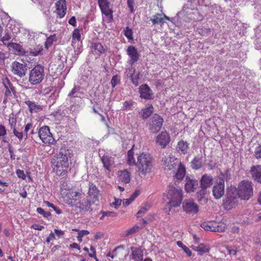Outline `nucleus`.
Returning <instances> with one entry per match:
<instances>
[{"label": "nucleus", "mask_w": 261, "mask_h": 261, "mask_svg": "<svg viewBox=\"0 0 261 261\" xmlns=\"http://www.w3.org/2000/svg\"><path fill=\"white\" fill-rule=\"evenodd\" d=\"M88 195L93 199L94 201H98L100 195L99 191L96 186L92 182L89 184Z\"/></svg>", "instance_id": "393cba45"}, {"label": "nucleus", "mask_w": 261, "mask_h": 261, "mask_svg": "<svg viewBox=\"0 0 261 261\" xmlns=\"http://www.w3.org/2000/svg\"><path fill=\"white\" fill-rule=\"evenodd\" d=\"M13 133L14 135L19 140H21L23 138V133L21 129L19 127H17L13 129Z\"/></svg>", "instance_id": "09e8293b"}, {"label": "nucleus", "mask_w": 261, "mask_h": 261, "mask_svg": "<svg viewBox=\"0 0 261 261\" xmlns=\"http://www.w3.org/2000/svg\"><path fill=\"white\" fill-rule=\"evenodd\" d=\"M119 178L121 182L128 184L130 180V173L127 170L121 171L119 174Z\"/></svg>", "instance_id": "473e14b6"}, {"label": "nucleus", "mask_w": 261, "mask_h": 261, "mask_svg": "<svg viewBox=\"0 0 261 261\" xmlns=\"http://www.w3.org/2000/svg\"><path fill=\"white\" fill-rule=\"evenodd\" d=\"M163 119L159 115L154 114L150 120L149 129L151 133H156L162 128Z\"/></svg>", "instance_id": "1a4fd4ad"}, {"label": "nucleus", "mask_w": 261, "mask_h": 261, "mask_svg": "<svg viewBox=\"0 0 261 261\" xmlns=\"http://www.w3.org/2000/svg\"><path fill=\"white\" fill-rule=\"evenodd\" d=\"M190 8L184 6L181 11L179 12L177 15H184L190 20L194 21H201L203 19V16L197 9H194V6H192L191 4H188Z\"/></svg>", "instance_id": "0eeeda50"}, {"label": "nucleus", "mask_w": 261, "mask_h": 261, "mask_svg": "<svg viewBox=\"0 0 261 261\" xmlns=\"http://www.w3.org/2000/svg\"><path fill=\"white\" fill-rule=\"evenodd\" d=\"M92 47L94 54L98 56H100L101 55L105 54L107 49V47L103 46L100 42L93 43L92 44Z\"/></svg>", "instance_id": "c85d7f7f"}, {"label": "nucleus", "mask_w": 261, "mask_h": 261, "mask_svg": "<svg viewBox=\"0 0 261 261\" xmlns=\"http://www.w3.org/2000/svg\"><path fill=\"white\" fill-rule=\"evenodd\" d=\"M9 123L10 125L11 128L13 129L14 128L17 127L16 126V119L15 118L12 117H10L9 120Z\"/></svg>", "instance_id": "13d9d810"}, {"label": "nucleus", "mask_w": 261, "mask_h": 261, "mask_svg": "<svg viewBox=\"0 0 261 261\" xmlns=\"http://www.w3.org/2000/svg\"><path fill=\"white\" fill-rule=\"evenodd\" d=\"M167 198L169 200L166 205V212H170L172 207L179 206L182 200V191L178 186H171L169 187Z\"/></svg>", "instance_id": "f03ea898"}, {"label": "nucleus", "mask_w": 261, "mask_h": 261, "mask_svg": "<svg viewBox=\"0 0 261 261\" xmlns=\"http://www.w3.org/2000/svg\"><path fill=\"white\" fill-rule=\"evenodd\" d=\"M36 212L38 214L42 215L44 218H48V217L50 216V215H51V214L50 212H45L41 207H38L36 210Z\"/></svg>", "instance_id": "603ef678"}, {"label": "nucleus", "mask_w": 261, "mask_h": 261, "mask_svg": "<svg viewBox=\"0 0 261 261\" xmlns=\"http://www.w3.org/2000/svg\"><path fill=\"white\" fill-rule=\"evenodd\" d=\"M132 258L135 261H142L143 260V253L142 250L140 248L134 247H131Z\"/></svg>", "instance_id": "cd10ccee"}, {"label": "nucleus", "mask_w": 261, "mask_h": 261, "mask_svg": "<svg viewBox=\"0 0 261 261\" xmlns=\"http://www.w3.org/2000/svg\"><path fill=\"white\" fill-rule=\"evenodd\" d=\"M57 40V37L56 35H50L48 37L45 43V46L46 48H48L49 46H50L53 43L54 41H56Z\"/></svg>", "instance_id": "a18cd8bd"}, {"label": "nucleus", "mask_w": 261, "mask_h": 261, "mask_svg": "<svg viewBox=\"0 0 261 261\" xmlns=\"http://www.w3.org/2000/svg\"><path fill=\"white\" fill-rule=\"evenodd\" d=\"M134 145L133 146L132 148L129 149L127 153V163L129 166L136 165V162L134 158Z\"/></svg>", "instance_id": "72a5a7b5"}, {"label": "nucleus", "mask_w": 261, "mask_h": 261, "mask_svg": "<svg viewBox=\"0 0 261 261\" xmlns=\"http://www.w3.org/2000/svg\"><path fill=\"white\" fill-rule=\"evenodd\" d=\"M90 250L92 252V253H89V256L91 257L96 258V250H95V247L93 246H91Z\"/></svg>", "instance_id": "680f3d73"}, {"label": "nucleus", "mask_w": 261, "mask_h": 261, "mask_svg": "<svg viewBox=\"0 0 261 261\" xmlns=\"http://www.w3.org/2000/svg\"><path fill=\"white\" fill-rule=\"evenodd\" d=\"M134 103L135 102L132 100L125 101L123 102L122 110L123 111L133 110V105L134 104Z\"/></svg>", "instance_id": "37998d69"}, {"label": "nucleus", "mask_w": 261, "mask_h": 261, "mask_svg": "<svg viewBox=\"0 0 261 261\" xmlns=\"http://www.w3.org/2000/svg\"><path fill=\"white\" fill-rule=\"evenodd\" d=\"M6 133L7 131L5 127L3 125H0V137L5 136Z\"/></svg>", "instance_id": "052dcab7"}, {"label": "nucleus", "mask_w": 261, "mask_h": 261, "mask_svg": "<svg viewBox=\"0 0 261 261\" xmlns=\"http://www.w3.org/2000/svg\"><path fill=\"white\" fill-rule=\"evenodd\" d=\"M250 173L254 180L261 184V165H253L251 167Z\"/></svg>", "instance_id": "6ab92c4d"}, {"label": "nucleus", "mask_w": 261, "mask_h": 261, "mask_svg": "<svg viewBox=\"0 0 261 261\" xmlns=\"http://www.w3.org/2000/svg\"><path fill=\"white\" fill-rule=\"evenodd\" d=\"M25 103L29 107L30 111L31 113H37L42 110V108L40 106L36 105L31 101H27Z\"/></svg>", "instance_id": "e433bc0d"}, {"label": "nucleus", "mask_w": 261, "mask_h": 261, "mask_svg": "<svg viewBox=\"0 0 261 261\" xmlns=\"http://www.w3.org/2000/svg\"><path fill=\"white\" fill-rule=\"evenodd\" d=\"M101 161L104 167L107 170H109V167L114 164V158L108 155H103L101 158Z\"/></svg>", "instance_id": "f704fd0d"}, {"label": "nucleus", "mask_w": 261, "mask_h": 261, "mask_svg": "<svg viewBox=\"0 0 261 261\" xmlns=\"http://www.w3.org/2000/svg\"><path fill=\"white\" fill-rule=\"evenodd\" d=\"M102 215L100 218V220H103L104 217L108 216V217H116L117 216V214L113 212H110V211H103L102 212Z\"/></svg>", "instance_id": "6e6d98bb"}, {"label": "nucleus", "mask_w": 261, "mask_h": 261, "mask_svg": "<svg viewBox=\"0 0 261 261\" xmlns=\"http://www.w3.org/2000/svg\"><path fill=\"white\" fill-rule=\"evenodd\" d=\"M38 136L40 139L45 144H54L55 143V140L47 126H43L39 129Z\"/></svg>", "instance_id": "6e6552de"}, {"label": "nucleus", "mask_w": 261, "mask_h": 261, "mask_svg": "<svg viewBox=\"0 0 261 261\" xmlns=\"http://www.w3.org/2000/svg\"><path fill=\"white\" fill-rule=\"evenodd\" d=\"M170 137L167 132H162L156 138V143L162 148L165 147L169 143Z\"/></svg>", "instance_id": "2eb2a0df"}, {"label": "nucleus", "mask_w": 261, "mask_h": 261, "mask_svg": "<svg viewBox=\"0 0 261 261\" xmlns=\"http://www.w3.org/2000/svg\"><path fill=\"white\" fill-rule=\"evenodd\" d=\"M99 6L102 14L110 21L113 20V11L110 9V2L108 0H98Z\"/></svg>", "instance_id": "ddd939ff"}, {"label": "nucleus", "mask_w": 261, "mask_h": 261, "mask_svg": "<svg viewBox=\"0 0 261 261\" xmlns=\"http://www.w3.org/2000/svg\"><path fill=\"white\" fill-rule=\"evenodd\" d=\"M150 20L153 24L158 23L163 24L165 22L162 14L159 13L153 15Z\"/></svg>", "instance_id": "4c0bfd02"}, {"label": "nucleus", "mask_w": 261, "mask_h": 261, "mask_svg": "<svg viewBox=\"0 0 261 261\" xmlns=\"http://www.w3.org/2000/svg\"><path fill=\"white\" fill-rule=\"evenodd\" d=\"M224 180L220 179L213 188V194L216 199H220L224 193Z\"/></svg>", "instance_id": "dca6fc26"}, {"label": "nucleus", "mask_w": 261, "mask_h": 261, "mask_svg": "<svg viewBox=\"0 0 261 261\" xmlns=\"http://www.w3.org/2000/svg\"><path fill=\"white\" fill-rule=\"evenodd\" d=\"M89 234V232L88 230H82L79 232L77 236V240L80 243L82 242V238L84 236L88 235Z\"/></svg>", "instance_id": "864d4df0"}, {"label": "nucleus", "mask_w": 261, "mask_h": 261, "mask_svg": "<svg viewBox=\"0 0 261 261\" xmlns=\"http://www.w3.org/2000/svg\"><path fill=\"white\" fill-rule=\"evenodd\" d=\"M91 206V201L87 198H83L79 202L76 203L75 206L79 208L81 211L88 212L90 211Z\"/></svg>", "instance_id": "5701e85b"}, {"label": "nucleus", "mask_w": 261, "mask_h": 261, "mask_svg": "<svg viewBox=\"0 0 261 261\" xmlns=\"http://www.w3.org/2000/svg\"><path fill=\"white\" fill-rule=\"evenodd\" d=\"M253 183L248 180H244L239 185L237 193L240 198L244 200H249L253 194Z\"/></svg>", "instance_id": "20e7f679"}, {"label": "nucleus", "mask_w": 261, "mask_h": 261, "mask_svg": "<svg viewBox=\"0 0 261 261\" xmlns=\"http://www.w3.org/2000/svg\"><path fill=\"white\" fill-rule=\"evenodd\" d=\"M76 44H77L76 48V44L74 45V46H72L74 48L75 54L77 56H78L82 51V45H81L82 43L80 42H77L76 43Z\"/></svg>", "instance_id": "5fc2aeb1"}, {"label": "nucleus", "mask_w": 261, "mask_h": 261, "mask_svg": "<svg viewBox=\"0 0 261 261\" xmlns=\"http://www.w3.org/2000/svg\"><path fill=\"white\" fill-rule=\"evenodd\" d=\"M175 172L174 178L176 180H181L184 178L186 174V168L184 165L180 163L177 164L176 169L174 170Z\"/></svg>", "instance_id": "bb28decb"}, {"label": "nucleus", "mask_w": 261, "mask_h": 261, "mask_svg": "<svg viewBox=\"0 0 261 261\" xmlns=\"http://www.w3.org/2000/svg\"><path fill=\"white\" fill-rule=\"evenodd\" d=\"M127 4L128 7L129 8L130 12L134 13L135 11V10L134 8V6H133L134 4V0H127Z\"/></svg>", "instance_id": "bf43d9fd"}, {"label": "nucleus", "mask_w": 261, "mask_h": 261, "mask_svg": "<svg viewBox=\"0 0 261 261\" xmlns=\"http://www.w3.org/2000/svg\"><path fill=\"white\" fill-rule=\"evenodd\" d=\"M254 156L257 160L261 159V144L255 147Z\"/></svg>", "instance_id": "3c124183"}, {"label": "nucleus", "mask_w": 261, "mask_h": 261, "mask_svg": "<svg viewBox=\"0 0 261 261\" xmlns=\"http://www.w3.org/2000/svg\"><path fill=\"white\" fill-rule=\"evenodd\" d=\"M189 148V144L183 140L179 141L176 147L178 152L182 154L187 153Z\"/></svg>", "instance_id": "7c9ffc66"}, {"label": "nucleus", "mask_w": 261, "mask_h": 261, "mask_svg": "<svg viewBox=\"0 0 261 261\" xmlns=\"http://www.w3.org/2000/svg\"><path fill=\"white\" fill-rule=\"evenodd\" d=\"M12 72L15 75L22 77L25 75L27 69L25 65L17 61L12 62L11 64Z\"/></svg>", "instance_id": "f8f14e48"}, {"label": "nucleus", "mask_w": 261, "mask_h": 261, "mask_svg": "<svg viewBox=\"0 0 261 261\" xmlns=\"http://www.w3.org/2000/svg\"><path fill=\"white\" fill-rule=\"evenodd\" d=\"M138 171L143 175L151 172L153 166L152 157L148 153L142 152L137 156L136 165Z\"/></svg>", "instance_id": "f257e3e1"}, {"label": "nucleus", "mask_w": 261, "mask_h": 261, "mask_svg": "<svg viewBox=\"0 0 261 261\" xmlns=\"http://www.w3.org/2000/svg\"><path fill=\"white\" fill-rule=\"evenodd\" d=\"M206 190L204 188H201V189L197 192V199L199 202L203 201L204 203H206L207 202V199L204 198V195L206 194Z\"/></svg>", "instance_id": "79ce46f5"}, {"label": "nucleus", "mask_w": 261, "mask_h": 261, "mask_svg": "<svg viewBox=\"0 0 261 261\" xmlns=\"http://www.w3.org/2000/svg\"><path fill=\"white\" fill-rule=\"evenodd\" d=\"M31 227L35 230H41L44 228V226L39 224H33Z\"/></svg>", "instance_id": "338daca9"}, {"label": "nucleus", "mask_w": 261, "mask_h": 261, "mask_svg": "<svg viewBox=\"0 0 261 261\" xmlns=\"http://www.w3.org/2000/svg\"><path fill=\"white\" fill-rule=\"evenodd\" d=\"M150 207L149 204H145L137 213V217L139 218L141 215L144 214Z\"/></svg>", "instance_id": "de8ad7c7"}, {"label": "nucleus", "mask_w": 261, "mask_h": 261, "mask_svg": "<svg viewBox=\"0 0 261 261\" xmlns=\"http://www.w3.org/2000/svg\"><path fill=\"white\" fill-rule=\"evenodd\" d=\"M182 208L184 212L192 216L197 214L199 211L198 205L191 199L184 201Z\"/></svg>", "instance_id": "9b49d317"}, {"label": "nucleus", "mask_w": 261, "mask_h": 261, "mask_svg": "<svg viewBox=\"0 0 261 261\" xmlns=\"http://www.w3.org/2000/svg\"><path fill=\"white\" fill-rule=\"evenodd\" d=\"M8 46L15 49L19 54L23 55L25 53L24 49L18 43H9Z\"/></svg>", "instance_id": "ea45409f"}, {"label": "nucleus", "mask_w": 261, "mask_h": 261, "mask_svg": "<svg viewBox=\"0 0 261 261\" xmlns=\"http://www.w3.org/2000/svg\"><path fill=\"white\" fill-rule=\"evenodd\" d=\"M120 82V79L117 75H114L111 80V85L113 88H114Z\"/></svg>", "instance_id": "4d7b16f0"}, {"label": "nucleus", "mask_w": 261, "mask_h": 261, "mask_svg": "<svg viewBox=\"0 0 261 261\" xmlns=\"http://www.w3.org/2000/svg\"><path fill=\"white\" fill-rule=\"evenodd\" d=\"M185 181V188L187 192H193L198 187V181L194 179H191L188 176L186 177Z\"/></svg>", "instance_id": "4be33fe9"}, {"label": "nucleus", "mask_w": 261, "mask_h": 261, "mask_svg": "<svg viewBox=\"0 0 261 261\" xmlns=\"http://www.w3.org/2000/svg\"><path fill=\"white\" fill-rule=\"evenodd\" d=\"M3 84L6 88L5 96L7 97L12 96V92L14 94L15 93L14 87L11 83L7 77L3 79Z\"/></svg>", "instance_id": "a878e982"}, {"label": "nucleus", "mask_w": 261, "mask_h": 261, "mask_svg": "<svg viewBox=\"0 0 261 261\" xmlns=\"http://www.w3.org/2000/svg\"><path fill=\"white\" fill-rule=\"evenodd\" d=\"M201 227L205 230L214 231V232H221L224 230L225 227H221L217 225L214 226L211 222H204L201 224Z\"/></svg>", "instance_id": "b1692460"}, {"label": "nucleus", "mask_w": 261, "mask_h": 261, "mask_svg": "<svg viewBox=\"0 0 261 261\" xmlns=\"http://www.w3.org/2000/svg\"><path fill=\"white\" fill-rule=\"evenodd\" d=\"M212 185V178L208 175H204L200 180V187L206 189Z\"/></svg>", "instance_id": "c756f323"}, {"label": "nucleus", "mask_w": 261, "mask_h": 261, "mask_svg": "<svg viewBox=\"0 0 261 261\" xmlns=\"http://www.w3.org/2000/svg\"><path fill=\"white\" fill-rule=\"evenodd\" d=\"M68 96L71 100H73L75 97H80V92L79 88L75 86L71 91L68 93Z\"/></svg>", "instance_id": "58836bf2"}, {"label": "nucleus", "mask_w": 261, "mask_h": 261, "mask_svg": "<svg viewBox=\"0 0 261 261\" xmlns=\"http://www.w3.org/2000/svg\"><path fill=\"white\" fill-rule=\"evenodd\" d=\"M153 107L151 104H147L139 113L140 118L143 120L147 119L153 113Z\"/></svg>", "instance_id": "412c9836"}, {"label": "nucleus", "mask_w": 261, "mask_h": 261, "mask_svg": "<svg viewBox=\"0 0 261 261\" xmlns=\"http://www.w3.org/2000/svg\"><path fill=\"white\" fill-rule=\"evenodd\" d=\"M162 162L165 170H173V172H175L174 170L176 169L178 164L177 160L171 155L165 156Z\"/></svg>", "instance_id": "9d476101"}, {"label": "nucleus", "mask_w": 261, "mask_h": 261, "mask_svg": "<svg viewBox=\"0 0 261 261\" xmlns=\"http://www.w3.org/2000/svg\"><path fill=\"white\" fill-rule=\"evenodd\" d=\"M238 194L236 188H231L228 190L222 203L225 210L232 209L238 204L239 198Z\"/></svg>", "instance_id": "39448f33"}, {"label": "nucleus", "mask_w": 261, "mask_h": 261, "mask_svg": "<svg viewBox=\"0 0 261 261\" xmlns=\"http://www.w3.org/2000/svg\"><path fill=\"white\" fill-rule=\"evenodd\" d=\"M126 52L130 57V60L128 61V63L132 66L135 62L138 61L140 55L136 47L132 45L127 47Z\"/></svg>", "instance_id": "4468645a"}, {"label": "nucleus", "mask_w": 261, "mask_h": 261, "mask_svg": "<svg viewBox=\"0 0 261 261\" xmlns=\"http://www.w3.org/2000/svg\"><path fill=\"white\" fill-rule=\"evenodd\" d=\"M140 229V227L138 225H135L133 227L128 229L125 231H124L123 236L125 237H127L129 235L133 234L137 232Z\"/></svg>", "instance_id": "c03bdc74"}, {"label": "nucleus", "mask_w": 261, "mask_h": 261, "mask_svg": "<svg viewBox=\"0 0 261 261\" xmlns=\"http://www.w3.org/2000/svg\"><path fill=\"white\" fill-rule=\"evenodd\" d=\"M68 150L61 149L55 156V166L59 169V171H62L60 175L64 174L66 169L69 166V158H70Z\"/></svg>", "instance_id": "7ed1b4c3"}, {"label": "nucleus", "mask_w": 261, "mask_h": 261, "mask_svg": "<svg viewBox=\"0 0 261 261\" xmlns=\"http://www.w3.org/2000/svg\"><path fill=\"white\" fill-rule=\"evenodd\" d=\"M176 244L179 247L181 248L184 250V252L187 254L188 256H191L192 255L191 251L188 247L183 244L181 241H177Z\"/></svg>", "instance_id": "49530a36"}, {"label": "nucleus", "mask_w": 261, "mask_h": 261, "mask_svg": "<svg viewBox=\"0 0 261 261\" xmlns=\"http://www.w3.org/2000/svg\"><path fill=\"white\" fill-rule=\"evenodd\" d=\"M16 174L19 178H21L22 179H24L25 178V175L23 170L19 169L17 170Z\"/></svg>", "instance_id": "69168bd1"}, {"label": "nucleus", "mask_w": 261, "mask_h": 261, "mask_svg": "<svg viewBox=\"0 0 261 261\" xmlns=\"http://www.w3.org/2000/svg\"><path fill=\"white\" fill-rule=\"evenodd\" d=\"M140 97L145 99H151L153 98V92L151 89L146 84L140 86L139 88Z\"/></svg>", "instance_id": "f3484780"}, {"label": "nucleus", "mask_w": 261, "mask_h": 261, "mask_svg": "<svg viewBox=\"0 0 261 261\" xmlns=\"http://www.w3.org/2000/svg\"><path fill=\"white\" fill-rule=\"evenodd\" d=\"M81 39V34L80 30L76 29H74L72 33V45L76 44L77 42H80Z\"/></svg>", "instance_id": "a19ab883"}, {"label": "nucleus", "mask_w": 261, "mask_h": 261, "mask_svg": "<svg viewBox=\"0 0 261 261\" xmlns=\"http://www.w3.org/2000/svg\"><path fill=\"white\" fill-rule=\"evenodd\" d=\"M11 39V36L8 33H6L5 35L2 38L1 41H2L4 44L5 43V41H8Z\"/></svg>", "instance_id": "e2e57ef3"}, {"label": "nucleus", "mask_w": 261, "mask_h": 261, "mask_svg": "<svg viewBox=\"0 0 261 261\" xmlns=\"http://www.w3.org/2000/svg\"><path fill=\"white\" fill-rule=\"evenodd\" d=\"M122 201L123 202V205L126 206L129 205L133 202V200H132L129 198L128 199H124L123 200H122Z\"/></svg>", "instance_id": "774afa93"}, {"label": "nucleus", "mask_w": 261, "mask_h": 261, "mask_svg": "<svg viewBox=\"0 0 261 261\" xmlns=\"http://www.w3.org/2000/svg\"><path fill=\"white\" fill-rule=\"evenodd\" d=\"M44 76V67L37 65L30 71L29 82L32 85H37L41 83Z\"/></svg>", "instance_id": "423d86ee"}, {"label": "nucleus", "mask_w": 261, "mask_h": 261, "mask_svg": "<svg viewBox=\"0 0 261 261\" xmlns=\"http://www.w3.org/2000/svg\"><path fill=\"white\" fill-rule=\"evenodd\" d=\"M203 165L202 156H196L191 162V167L194 169H200Z\"/></svg>", "instance_id": "c9c22d12"}, {"label": "nucleus", "mask_w": 261, "mask_h": 261, "mask_svg": "<svg viewBox=\"0 0 261 261\" xmlns=\"http://www.w3.org/2000/svg\"><path fill=\"white\" fill-rule=\"evenodd\" d=\"M56 12L60 17H63L66 14L67 7L65 0H59L56 3Z\"/></svg>", "instance_id": "aec40b11"}, {"label": "nucleus", "mask_w": 261, "mask_h": 261, "mask_svg": "<svg viewBox=\"0 0 261 261\" xmlns=\"http://www.w3.org/2000/svg\"><path fill=\"white\" fill-rule=\"evenodd\" d=\"M81 194L76 191H69L65 195L64 198L66 202L69 205H75V202L81 196Z\"/></svg>", "instance_id": "a211bd4d"}, {"label": "nucleus", "mask_w": 261, "mask_h": 261, "mask_svg": "<svg viewBox=\"0 0 261 261\" xmlns=\"http://www.w3.org/2000/svg\"><path fill=\"white\" fill-rule=\"evenodd\" d=\"M124 35L128 39H133V32L131 29L128 27L124 29Z\"/></svg>", "instance_id": "8fccbe9b"}, {"label": "nucleus", "mask_w": 261, "mask_h": 261, "mask_svg": "<svg viewBox=\"0 0 261 261\" xmlns=\"http://www.w3.org/2000/svg\"><path fill=\"white\" fill-rule=\"evenodd\" d=\"M192 249L194 251L198 252V254L201 255L204 253L208 252L210 250L209 246L204 244H200L198 246L193 245Z\"/></svg>", "instance_id": "2f4dec72"}, {"label": "nucleus", "mask_w": 261, "mask_h": 261, "mask_svg": "<svg viewBox=\"0 0 261 261\" xmlns=\"http://www.w3.org/2000/svg\"><path fill=\"white\" fill-rule=\"evenodd\" d=\"M33 124L31 123H28L24 128V133L26 136V138L28 137V133L29 130L32 127Z\"/></svg>", "instance_id": "0e129e2a"}]
</instances>
